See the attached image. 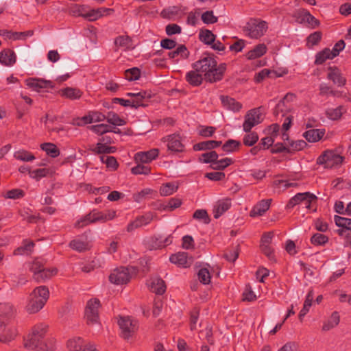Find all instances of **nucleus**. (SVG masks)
I'll list each match as a JSON object with an SVG mask.
<instances>
[{"mask_svg":"<svg viewBox=\"0 0 351 351\" xmlns=\"http://www.w3.org/2000/svg\"><path fill=\"white\" fill-rule=\"evenodd\" d=\"M192 68L202 74L206 82L215 83L223 79L226 64L217 65L213 55L204 54L199 60L192 64Z\"/></svg>","mask_w":351,"mask_h":351,"instance_id":"1","label":"nucleus"},{"mask_svg":"<svg viewBox=\"0 0 351 351\" xmlns=\"http://www.w3.org/2000/svg\"><path fill=\"white\" fill-rule=\"evenodd\" d=\"M47 328L48 326L44 323L34 326L25 340V347L34 351H50L43 341Z\"/></svg>","mask_w":351,"mask_h":351,"instance_id":"2","label":"nucleus"},{"mask_svg":"<svg viewBox=\"0 0 351 351\" xmlns=\"http://www.w3.org/2000/svg\"><path fill=\"white\" fill-rule=\"evenodd\" d=\"M49 298V291L47 287L43 285L36 287L29 295L26 306L27 311L30 314L38 312L45 305Z\"/></svg>","mask_w":351,"mask_h":351,"instance_id":"3","label":"nucleus"},{"mask_svg":"<svg viewBox=\"0 0 351 351\" xmlns=\"http://www.w3.org/2000/svg\"><path fill=\"white\" fill-rule=\"evenodd\" d=\"M136 273L137 269L134 267H121L113 270L109 276V280L118 285L127 284Z\"/></svg>","mask_w":351,"mask_h":351,"instance_id":"4","label":"nucleus"},{"mask_svg":"<svg viewBox=\"0 0 351 351\" xmlns=\"http://www.w3.org/2000/svg\"><path fill=\"white\" fill-rule=\"evenodd\" d=\"M267 23L259 19H250L244 27V32L251 38H259L267 30Z\"/></svg>","mask_w":351,"mask_h":351,"instance_id":"5","label":"nucleus"},{"mask_svg":"<svg viewBox=\"0 0 351 351\" xmlns=\"http://www.w3.org/2000/svg\"><path fill=\"white\" fill-rule=\"evenodd\" d=\"M343 157L333 150H326L317 160L318 165H324L325 168H332L342 163Z\"/></svg>","mask_w":351,"mask_h":351,"instance_id":"6","label":"nucleus"},{"mask_svg":"<svg viewBox=\"0 0 351 351\" xmlns=\"http://www.w3.org/2000/svg\"><path fill=\"white\" fill-rule=\"evenodd\" d=\"M25 84L29 88L38 93L47 92L48 89H53L55 86L52 81L36 77L27 79Z\"/></svg>","mask_w":351,"mask_h":351,"instance_id":"7","label":"nucleus"},{"mask_svg":"<svg viewBox=\"0 0 351 351\" xmlns=\"http://www.w3.org/2000/svg\"><path fill=\"white\" fill-rule=\"evenodd\" d=\"M118 324L124 339L132 337L138 328L137 322L132 319L130 317H120Z\"/></svg>","mask_w":351,"mask_h":351,"instance_id":"8","label":"nucleus"},{"mask_svg":"<svg viewBox=\"0 0 351 351\" xmlns=\"http://www.w3.org/2000/svg\"><path fill=\"white\" fill-rule=\"evenodd\" d=\"M183 138L180 134H172L166 136L162 138V141L167 143V148L169 151L174 153L183 152L185 146L182 143Z\"/></svg>","mask_w":351,"mask_h":351,"instance_id":"9","label":"nucleus"},{"mask_svg":"<svg viewBox=\"0 0 351 351\" xmlns=\"http://www.w3.org/2000/svg\"><path fill=\"white\" fill-rule=\"evenodd\" d=\"M100 306V302L97 299L90 300L86 305L85 316L88 324H95L99 321L98 310Z\"/></svg>","mask_w":351,"mask_h":351,"instance_id":"10","label":"nucleus"},{"mask_svg":"<svg viewBox=\"0 0 351 351\" xmlns=\"http://www.w3.org/2000/svg\"><path fill=\"white\" fill-rule=\"evenodd\" d=\"M261 115L259 108H253L249 110L245 116L243 124V130L245 132H250L253 127L259 124L261 122Z\"/></svg>","mask_w":351,"mask_h":351,"instance_id":"11","label":"nucleus"},{"mask_svg":"<svg viewBox=\"0 0 351 351\" xmlns=\"http://www.w3.org/2000/svg\"><path fill=\"white\" fill-rule=\"evenodd\" d=\"M327 78L337 85L343 86L346 83V79L343 77L341 71L336 66H330L328 69Z\"/></svg>","mask_w":351,"mask_h":351,"instance_id":"12","label":"nucleus"},{"mask_svg":"<svg viewBox=\"0 0 351 351\" xmlns=\"http://www.w3.org/2000/svg\"><path fill=\"white\" fill-rule=\"evenodd\" d=\"M159 154L158 149H152L147 152H138L134 156V159L136 162L142 163H147L154 160Z\"/></svg>","mask_w":351,"mask_h":351,"instance_id":"13","label":"nucleus"},{"mask_svg":"<svg viewBox=\"0 0 351 351\" xmlns=\"http://www.w3.org/2000/svg\"><path fill=\"white\" fill-rule=\"evenodd\" d=\"M100 212L93 210L92 212L89 213L88 215L78 220L76 223L75 226L76 228H82L84 226H86L91 223H95L97 221H99V217H101Z\"/></svg>","mask_w":351,"mask_h":351,"instance_id":"14","label":"nucleus"},{"mask_svg":"<svg viewBox=\"0 0 351 351\" xmlns=\"http://www.w3.org/2000/svg\"><path fill=\"white\" fill-rule=\"evenodd\" d=\"M152 97V93L149 91L141 90L140 92L136 93L134 99H132V108H138L140 106H146V101H148L149 99Z\"/></svg>","mask_w":351,"mask_h":351,"instance_id":"15","label":"nucleus"},{"mask_svg":"<svg viewBox=\"0 0 351 351\" xmlns=\"http://www.w3.org/2000/svg\"><path fill=\"white\" fill-rule=\"evenodd\" d=\"M185 79L190 85L199 86L202 84L204 77L199 72L193 69L186 73Z\"/></svg>","mask_w":351,"mask_h":351,"instance_id":"16","label":"nucleus"},{"mask_svg":"<svg viewBox=\"0 0 351 351\" xmlns=\"http://www.w3.org/2000/svg\"><path fill=\"white\" fill-rule=\"evenodd\" d=\"M271 201V199H263L258 202L250 211V217L263 215L269 208Z\"/></svg>","mask_w":351,"mask_h":351,"instance_id":"17","label":"nucleus"},{"mask_svg":"<svg viewBox=\"0 0 351 351\" xmlns=\"http://www.w3.org/2000/svg\"><path fill=\"white\" fill-rule=\"evenodd\" d=\"M220 99L223 106L228 110L238 112L242 108V104L232 97L222 95L220 97Z\"/></svg>","mask_w":351,"mask_h":351,"instance_id":"18","label":"nucleus"},{"mask_svg":"<svg viewBox=\"0 0 351 351\" xmlns=\"http://www.w3.org/2000/svg\"><path fill=\"white\" fill-rule=\"evenodd\" d=\"M231 206V202L230 199H222L217 202L213 208L214 217L215 219L219 218L226 211H227Z\"/></svg>","mask_w":351,"mask_h":351,"instance_id":"19","label":"nucleus"},{"mask_svg":"<svg viewBox=\"0 0 351 351\" xmlns=\"http://www.w3.org/2000/svg\"><path fill=\"white\" fill-rule=\"evenodd\" d=\"M17 335L16 330L13 327H9L6 324L3 327L0 332V342L8 343L13 340Z\"/></svg>","mask_w":351,"mask_h":351,"instance_id":"20","label":"nucleus"},{"mask_svg":"<svg viewBox=\"0 0 351 351\" xmlns=\"http://www.w3.org/2000/svg\"><path fill=\"white\" fill-rule=\"evenodd\" d=\"M149 286L150 290L158 295L163 294L166 290L165 281L159 278H152Z\"/></svg>","mask_w":351,"mask_h":351,"instance_id":"21","label":"nucleus"},{"mask_svg":"<svg viewBox=\"0 0 351 351\" xmlns=\"http://www.w3.org/2000/svg\"><path fill=\"white\" fill-rule=\"evenodd\" d=\"M112 11V9L101 8L97 10H92L86 14H82V16L90 21H94L104 15L108 14Z\"/></svg>","mask_w":351,"mask_h":351,"instance_id":"22","label":"nucleus"},{"mask_svg":"<svg viewBox=\"0 0 351 351\" xmlns=\"http://www.w3.org/2000/svg\"><path fill=\"white\" fill-rule=\"evenodd\" d=\"M324 129H312L305 132L303 136L308 141L315 143L319 141L324 135Z\"/></svg>","mask_w":351,"mask_h":351,"instance_id":"23","label":"nucleus"},{"mask_svg":"<svg viewBox=\"0 0 351 351\" xmlns=\"http://www.w3.org/2000/svg\"><path fill=\"white\" fill-rule=\"evenodd\" d=\"M59 93L62 97L71 100L78 99L82 95V93L80 89L72 87L62 88L59 90Z\"/></svg>","mask_w":351,"mask_h":351,"instance_id":"24","label":"nucleus"},{"mask_svg":"<svg viewBox=\"0 0 351 351\" xmlns=\"http://www.w3.org/2000/svg\"><path fill=\"white\" fill-rule=\"evenodd\" d=\"M16 62V56L13 51L5 49L0 52V62L5 66H11Z\"/></svg>","mask_w":351,"mask_h":351,"instance_id":"25","label":"nucleus"},{"mask_svg":"<svg viewBox=\"0 0 351 351\" xmlns=\"http://www.w3.org/2000/svg\"><path fill=\"white\" fill-rule=\"evenodd\" d=\"M221 145V141H206L198 143L193 145V149L195 151H200V150H206V149H212L215 147H217Z\"/></svg>","mask_w":351,"mask_h":351,"instance_id":"26","label":"nucleus"},{"mask_svg":"<svg viewBox=\"0 0 351 351\" xmlns=\"http://www.w3.org/2000/svg\"><path fill=\"white\" fill-rule=\"evenodd\" d=\"M57 273L58 269L56 267H44L40 274H36V276H35V280L38 282H43L56 276Z\"/></svg>","mask_w":351,"mask_h":351,"instance_id":"27","label":"nucleus"},{"mask_svg":"<svg viewBox=\"0 0 351 351\" xmlns=\"http://www.w3.org/2000/svg\"><path fill=\"white\" fill-rule=\"evenodd\" d=\"M267 51V47L265 44H259L256 45L253 49L249 51L246 57L248 60H254L263 56Z\"/></svg>","mask_w":351,"mask_h":351,"instance_id":"28","label":"nucleus"},{"mask_svg":"<svg viewBox=\"0 0 351 351\" xmlns=\"http://www.w3.org/2000/svg\"><path fill=\"white\" fill-rule=\"evenodd\" d=\"M170 261L179 266L184 267H188L187 253L186 252H178L175 254H172L169 258Z\"/></svg>","mask_w":351,"mask_h":351,"instance_id":"29","label":"nucleus"},{"mask_svg":"<svg viewBox=\"0 0 351 351\" xmlns=\"http://www.w3.org/2000/svg\"><path fill=\"white\" fill-rule=\"evenodd\" d=\"M340 322V317L337 311H334L330 318L324 323L322 326L323 331H328L337 326Z\"/></svg>","mask_w":351,"mask_h":351,"instance_id":"30","label":"nucleus"},{"mask_svg":"<svg viewBox=\"0 0 351 351\" xmlns=\"http://www.w3.org/2000/svg\"><path fill=\"white\" fill-rule=\"evenodd\" d=\"M69 246L79 252L89 250L91 248V245L88 241H82L80 239H75L70 242Z\"/></svg>","mask_w":351,"mask_h":351,"instance_id":"31","label":"nucleus"},{"mask_svg":"<svg viewBox=\"0 0 351 351\" xmlns=\"http://www.w3.org/2000/svg\"><path fill=\"white\" fill-rule=\"evenodd\" d=\"M189 56V51L184 45H179L177 49L173 51L168 53L169 58H180L182 59H186Z\"/></svg>","mask_w":351,"mask_h":351,"instance_id":"32","label":"nucleus"},{"mask_svg":"<svg viewBox=\"0 0 351 351\" xmlns=\"http://www.w3.org/2000/svg\"><path fill=\"white\" fill-rule=\"evenodd\" d=\"M172 241L173 237L171 234L169 235L164 240L162 239L161 237H155L152 239V247L154 249H160L171 244Z\"/></svg>","mask_w":351,"mask_h":351,"instance_id":"33","label":"nucleus"},{"mask_svg":"<svg viewBox=\"0 0 351 351\" xmlns=\"http://www.w3.org/2000/svg\"><path fill=\"white\" fill-rule=\"evenodd\" d=\"M106 120L113 125L122 126L126 124V121L121 119L117 113L110 111L106 114Z\"/></svg>","mask_w":351,"mask_h":351,"instance_id":"34","label":"nucleus"},{"mask_svg":"<svg viewBox=\"0 0 351 351\" xmlns=\"http://www.w3.org/2000/svg\"><path fill=\"white\" fill-rule=\"evenodd\" d=\"M114 45L126 50L132 48V39L128 36H119L115 38Z\"/></svg>","mask_w":351,"mask_h":351,"instance_id":"35","label":"nucleus"},{"mask_svg":"<svg viewBox=\"0 0 351 351\" xmlns=\"http://www.w3.org/2000/svg\"><path fill=\"white\" fill-rule=\"evenodd\" d=\"M313 300V291L310 290L306 295L302 309L299 313V319L302 321V317L308 312Z\"/></svg>","mask_w":351,"mask_h":351,"instance_id":"36","label":"nucleus"},{"mask_svg":"<svg viewBox=\"0 0 351 351\" xmlns=\"http://www.w3.org/2000/svg\"><path fill=\"white\" fill-rule=\"evenodd\" d=\"M84 340L80 337L71 339L67 342L69 351H83Z\"/></svg>","mask_w":351,"mask_h":351,"instance_id":"37","label":"nucleus"},{"mask_svg":"<svg viewBox=\"0 0 351 351\" xmlns=\"http://www.w3.org/2000/svg\"><path fill=\"white\" fill-rule=\"evenodd\" d=\"M278 77L276 72L267 69H264L256 74L254 80L257 83H260L267 77L275 78Z\"/></svg>","mask_w":351,"mask_h":351,"instance_id":"38","label":"nucleus"},{"mask_svg":"<svg viewBox=\"0 0 351 351\" xmlns=\"http://www.w3.org/2000/svg\"><path fill=\"white\" fill-rule=\"evenodd\" d=\"M232 163L233 160L230 158H225L221 160L217 158L213 165H210V167L214 170H223Z\"/></svg>","mask_w":351,"mask_h":351,"instance_id":"39","label":"nucleus"},{"mask_svg":"<svg viewBox=\"0 0 351 351\" xmlns=\"http://www.w3.org/2000/svg\"><path fill=\"white\" fill-rule=\"evenodd\" d=\"M14 157L17 160L24 162H29L35 159V156L33 154L25 149H20L15 152Z\"/></svg>","mask_w":351,"mask_h":351,"instance_id":"40","label":"nucleus"},{"mask_svg":"<svg viewBox=\"0 0 351 351\" xmlns=\"http://www.w3.org/2000/svg\"><path fill=\"white\" fill-rule=\"evenodd\" d=\"M306 145L307 143L304 140L289 141L287 143L288 153L302 150Z\"/></svg>","mask_w":351,"mask_h":351,"instance_id":"41","label":"nucleus"},{"mask_svg":"<svg viewBox=\"0 0 351 351\" xmlns=\"http://www.w3.org/2000/svg\"><path fill=\"white\" fill-rule=\"evenodd\" d=\"M308 195H309L308 192L297 193L294 197L289 199L286 206V208L290 209L298 204H301L302 199H304L305 196L306 197Z\"/></svg>","mask_w":351,"mask_h":351,"instance_id":"42","label":"nucleus"},{"mask_svg":"<svg viewBox=\"0 0 351 351\" xmlns=\"http://www.w3.org/2000/svg\"><path fill=\"white\" fill-rule=\"evenodd\" d=\"M41 149L46 152L47 154L51 157L55 158L59 156L60 151L53 143H45L40 145Z\"/></svg>","mask_w":351,"mask_h":351,"instance_id":"43","label":"nucleus"},{"mask_svg":"<svg viewBox=\"0 0 351 351\" xmlns=\"http://www.w3.org/2000/svg\"><path fill=\"white\" fill-rule=\"evenodd\" d=\"M333 56L331 54L330 50L328 48L324 49L323 51L319 52L316 55L315 60V64H322L328 59H332Z\"/></svg>","mask_w":351,"mask_h":351,"instance_id":"44","label":"nucleus"},{"mask_svg":"<svg viewBox=\"0 0 351 351\" xmlns=\"http://www.w3.org/2000/svg\"><path fill=\"white\" fill-rule=\"evenodd\" d=\"M2 195L6 199H17L23 197L25 196V192L20 189H14L7 191L3 193Z\"/></svg>","mask_w":351,"mask_h":351,"instance_id":"45","label":"nucleus"},{"mask_svg":"<svg viewBox=\"0 0 351 351\" xmlns=\"http://www.w3.org/2000/svg\"><path fill=\"white\" fill-rule=\"evenodd\" d=\"M217 158H218L217 153L215 151H210L208 152L202 154L199 156V160L202 162L210 163V165H213L214 162Z\"/></svg>","mask_w":351,"mask_h":351,"instance_id":"46","label":"nucleus"},{"mask_svg":"<svg viewBox=\"0 0 351 351\" xmlns=\"http://www.w3.org/2000/svg\"><path fill=\"white\" fill-rule=\"evenodd\" d=\"M101 161L106 165L107 168L111 170H116L118 167V162L114 156L102 155L100 156Z\"/></svg>","mask_w":351,"mask_h":351,"instance_id":"47","label":"nucleus"},{"mask_svg":"<svg viewBox=\"0 0 351 351\" xmlns=\"http://www.w3.org/2000/svg\"><path fill=\"white\" fill-rule=\"evenodd\" d=\"M199 39L206 45H211L215 40V36L208 29L202 30L199 33Z\"/></svg>","mask_w":351,"mask_h":351,"instance_id":"48","label":"nucleus"},{"mask_svg":"<svg viewBox=\"0 0 351 351\" xmlns=\"http://www.w3.org/2000/svg\"><path fill=\"white\" fill-rule=\"evenodd\" d=\"M346 110L342 106H338L334 109H329L326 111L328 117L332 120H337L341 118Z\"/></svg>","mask_w":351,"mask_h":351,"instance_id":"49","label":"nucleus"},{"mask_svg":"<svg viewBox=\"0 0 351 351\" xmlns=\"http://www.w3.org/2000/svg\"><path fill=\"white\" fill-rule=\"evenodd\" d=\"M14 308L10 303H0V316L12 317L14 313Z\"/></svg>","mask_w":351,"mask_h":351,"instance_id":"50","label":"nucleus"},{"mask_svg":"<svg viewBox=\"0 0 351 351\" xmlns=\"http://www.w3.org/2000/svg\"><path fill=\"white\" fill-rule=\"evenodd\" d=\"M240 145L239 141L230 139L223 145L222 149L226 152H233L237 150Z\"/></svg>","mask_w":351,"mask_h":351,"instance_id":"51","label":"nucleus"},{"mask_svg":"<svg viewBox=\"0 0 351 351\" xmlns=\"http://www.w3.org/2000/svg\"><path fill=\"white\" fill-rule=\"evenodd\" d=\"M334 219L337 226L351 230V219L335 215Z\"/></svg>","mask_w":351,"mask_h":351,"instance_id":"52","label":"nucleus"},{"mask_svg":"<svg viewBox=\"0 0 351 351\" xmlns=\"http://www.w3.org/2000/svg\"><path fill=\"white\" fill-rule=\"evenodd\" d=\"M141 71L136 67L128 69L125 71V77L129 81L136 80L140 77Z\"/></svg>","mask_w":351,"mask_h":351,"instance_id":"53","label":"nucleus"},{"mask_svg":"<svg viewBox=\"0 0 351 351\" xmlns=\"http://www.w3.org/2000/svg\"><path fill=\"white\" fill-rule=\"evenodd\" d=\"M178 186H175L174 184L172 183H167L162 185L160 189V193L163 196H168L173 194L175 191H176Z\"/></svg>","mask_w":351,"mask_h":351,"instance_id":"54","label":"nucleus"},{"mask_svg":"<svg viewBox=\"0 0 351 351\" xmlns=\"http://www.w3.org/2000/svg\"><path fill=\"white\" fill-rule=\"evenodd\" d=\"M199 280L204 284L208 285L210 282V274L208 269L202 268L197 273Z\"/></svg>","mask_w":351,"mask_h":351,"instance_id":"55","label":"nucleus"},{"mask_svg":"<svg viewBox=\"0 0 351 351\" xmlns=\"http://www.w3.org/2000/svg\"><path fill=\"white\" fill-rule=\"evenodd\" d=\"M311 243L315 245H322L328 241V237L321 233H316L311 239Z\"/></svg>","mask_w":351,"mask_h":351,"instance_id":"56","label":"nucleus"},{"mask_svg":"<svg viewBox=\"0 0 351 351\" xmlns=\"http://www.w3.org/2000/svg\"><path fill=\"white\" fill-rule=\"evenodd\" d=\"M131 171L133 174L138 175V174H144L147 175L151 171L150 167L147 165H145L143 164H138V165L132 168Z\"/></svg>","mask_w":351,"mask_h":351,"instance_id":"57","label":"nucleus"},{"mask_svg":"<svg viewBox=\"0 0 351 351\" xmlns=\"http://www.w3.org/2000/svg\"><path fill=\"white\" fill-rule=\"evenodd\" d=\"M307 14H308V11L304 9H300L293 14V17L295 18L297 23H303L306 22Z\"/></svg>","mask_w":351,"mask_h":351,"instance_id":"58","label":"nucleus"},{"mask_svg":"<svg viewBox=\"0 0 351 351\" xmlns=\"http://www.w3.org/2000/svg\"><path fill=\"white\" fill-rule=\"evenodd\" d=\"M193 218L194 219H198V220H202L203 222L206 224H208L210 219L209 218V216L206 212V210H203V209H199V210H197L194 213H193Z\"/></svg>","mask_w":351,"mask_h":351,"instance_id":"59","label":"nucleus"},{"mask_svg":"<svg viewBox=\"0 0 351 351\" xmlns=\"http://www.w3.org/2000/svg\"><path fill=\"white\" fill-rule=\"evenodd\" d=\"M258 140V136L256 132H251L243 137V144L246 146L254 145Z\"/></svg>","mask_w":351,"mask_h":351,"instance_id":"60","label":"nucleus"},{"mask_svg":"<svg viewBox=\"0 0 351 351\" xmlns=\"http://www.w3.org/2000/svg\"><path fill=\"white\" fill-rule=\"evenodd\" d=\"M202 20L206 24H213L217 22V17L213 11H206L202 14Z\"/></svg>","mask_w":351,"mask_h":351,"instance_id":"61","label":"nucleus"},{"mask_svg":"<svg viewBox=\"0 0 351 351\" xmlns=\"http://www.w3.org/2000/svg\"><path fill=\"white\" fill-rule=\"evenodd\" d=\"M239 254V246H236L224 254V257L230 262H234Z\"/></svg>","mask_w":351,"mask_h":351,"instance_id":"62","label":"nucleus"},{"mask_svg":"<svg viewBox=\"0 0 351 351\" xmlns=\"http://www.w3.org/2000/svg\"><path fill=\"white\" fill-rule=\"evenodd\" d=\"M49 171L50 170L46 168L38 169L30 173V177L38 180L40 178L47 176V175L49 173Z\"/></svg>","mask_w":351,"mask_h":351,"instance_id":"63","label":"nucleus"},{"mask_svg":"<svg viewBox=\"0 0 351 351\" xmlns=\"http://www.w3.org/2000/svg\"><path fill=\"white\" fill-rule=\"evenodd\" d=\"M322 32H319V31L315 32L313 34H311L307 37V44L308 45L311 44V46L317 45L322 39Z\"/></svg>","mask_w":351,"mask_h":351,"instance_id":"64","label":"nucleus"}]
</instances>
